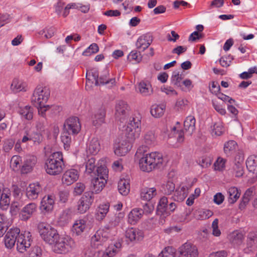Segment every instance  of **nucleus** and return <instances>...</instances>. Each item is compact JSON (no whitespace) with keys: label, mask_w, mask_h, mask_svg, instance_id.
<instances>
[{"label":"nucleus","mask_w":257,"mask_h":257,"mask_svg":"<svg viewBox=\"0 0 257 257\" xmlns=\"http://www.w3.org/2000/svg\"><path fill=\"white\" fill-rule=\"evenodd\" d=\"M237 147V143L232 140L229 141L224 145V153L227 155H230Z\"/></svg>","instance_id":"de8ad7c7"},{"label":"nucleus","mask_w":257,"mask_h":257,"mask_svg":"<svg viewBox=\"0 0 257 257\" xmlns=\"http://www.w3.org/2000/svg\"><path fill=\"white\" fill-rule=\"evenodd\" d=\"M37 205L31 203L26 205L22 210L21 218L23 220H27L36 211Z\"/></svg>","instance_id":"aec40b11"},{"label":"nucleus","mask_w":257,"mask_h":257,"mask_svg":"<svg viewBox=\"0 0 257 257\" xmlns=\"http://www.w3.org/2000/svg\"><path fill=\"white\" fill-rule=\"evenodd\" d=\"M22 158L19 156L15 155L11 158L10 167L14 171H18L20 168H22Z\"/></svg>","instance_id":"37998d69"},{"label":"nucleus","mask_w":257,"mask_h":257,"mask_svg":"<svg viewBox=\"0 0 257 257\" xmlns=\"http://www.w3.org/2000/svg\"><path fill=\"white\" fill-rule=\"evenodd\" d=\"M99 84H107L110 83L111 85L115 82V78H109V72L107 69H105L102 74L98 77Z\"/></svg>","instance_id":"4c0bfd02"},{"label":"nucleus","mask_w":257,"mask_h":257,"mask_svg":"<svg viewBox=\"0 0 257 257\" xmlns=\"http://www.w3.org/2000/svg\"><path fill=\"white\" fill-rule=\"evenodd\" d=\"M41 191L42 188L39 183L30 184L26 188V195L29 199L34 200L38 197Z\"/></svg>","instance_id":"f3484780"},{"label":"nucleus","mask_w":257,"mask_h":257,"mask_svg":"<svg viewBox=\"0 0 257 257\" xmlns=\"http://www.w3.org/2000/svg\"><path fill=\"white\" fill-rule=\"evenodd\" d=\"M136 157L139 160V166L144 172H150L155 169L160 168L163 164V158L158 152H149L146 146L140 147L136 153Z\"/></svg>","instance_id":"f257e3e1"},{"label":"nucleus","mask_w":257,"mask_h":257,"mask_svg":"<svg viewBox=\"0 0 257 257\" xmlns=\"http://www.w3.org/2000/svg\"><path fill=\"white\" fill-rule=\"evenodd\" d=\"M139 92L144 96H148L152 95L153 89L151 83L147 80L141 81L138 85Z\"/></svg>","instance_id":"4be33fe9"},{"label":"nucleus","mask_w":257,"mask_h":257,"mask_svg":"<svg viewBox=\"0 0 257 257\" xmlns=\"http://www.w3.org/2000/svg\"><path fill=\"white\" fill-rule=\"evenodd\" d=\"M231 171L235 177H241L244 173L242 164L239 162L234 163L231 169Z\"/></svg>","instance_id":"09e8293b"},{"label":"nucleus","mask_w":257,"mask_h":257,"mask_svg":"<svg viewBox=\"0 0 257 257\" xmlns=\"http://www.w3.org/2000/svg\"><path fill=\"white\" fill-rule=\"evenodd\" d=\"M42 133L39 132H33L30 135L31 139L34 143L40 144L43 140Z\"/></svg>","instance_id":"bf43d9fd"},{"label":"nucleus","mask_w":257,"mask_h":257,"mask_svg":"<svg viewBox=\"0 0 257 257\" xmlns=\"http://www.w3.org/2000/svg\"><path fill=\"white\" fill-rule=\"evenodd\" d=\"M71 134L64 131L61 136V141L64 144V147L65 149H68L71 143V138L70 135Z\"/></svg>","instance_id":"864d4df0"},{"label":"nucleus","mask_w":257,"mask_h":257,"mask_svg":"<svg viewBox=\"0 0 257 257\" xmlns=\"http://www.w3.org/2000/svg\"><path fill=\"white\" fill-rule=\"evenodd\" d=\"M46 118L45 117H40L36 121V128L38 132L42 133L45 131Z\"/></svg>","instance_id":"13d9d810"},{"label":"nucleus","mask_w":257,"mask_h":257,"mask_svg":"<svg viewBox=\"0 0 257 257\" xmlns=\"http://www.w3.org/2000/svg\"><path fill=\"white\" fill-rule=\"evenodd\" d=\"M37 161L36 156L33 155H27L23 165L22 166L21 172L23 174L30 172L35 166Z\"/></svg>","instance_id":"a211bd4d"},{"label":"nucleus","mask_w":257,"mask_h":257,"mask_svg":"<svg viewBox=\"0 0 257 257\" xmlns=\"http://www.w3.org/2000/svg\"><path fill=\"white\" fill-rule=\"evenodd\" d=\"M141 120L137 119L135 124V129H132V132H130L125 131V135L128 142L131 143L139 137L141 132Z\"/></svg>","instance_id":"412c9836"},{"label":"nucleus","mask_w":257,"mask_h":257,"mask_svg":"<svg viewBox=\"0 0 257 257\" xmlns=\"http://www.w3.org/2000/svg\"><path fill=\"white\" fill-rule=\"evenodd\" d=\"M166 107L164 104H154L151 108V113L153 116L156 118L161 117L164 113Z\"/></svg>","instance_id":"c9c22d12"},{"label":"nucleus","mask_w":257,"mask_h":257,"mask_svg":"<svg viewBox=\"0 0 257 257\" xmlns=\"http://www.w3.org/2000/svg\"><path fill=\"white\" fill-rule=\"evenodd\" d=\"M50 93L46 87L38 86L34 90L32 97V102L35 106L45 103L48 99Z\"/></svg>","instance_id":"0eeeda50"},{"label":"nucleus","mask_w":257,"mask_h":257,"mask_svg":"<svg viewBox=\"0 0 257 257\" xmlns=\"http://www.w3.org/2000/svg\"><path fill=\"white\" fill-rule=\"evenodd\" d=\"M154 134L152 132H148L144 137L145 143L148 145H151L155 142Z\"/></svg>","instance_id":"680f3d73"},{"label":"nucleus","mask_w":257,"mask_h":257,"mask_svg":"<svg viewBox=\"0 0 257 257\" xmlns=\"http://www.w3.org/2000/svg\"><path fill=\"white\" fill-rule=\"evenodd\" d=\"M213 212L207 209H199L195 213V217L199 220H204L209 218L213 215Z\"/></svg>","instance_id":"79ce46f5"},{"label":"nucleus","mask_w":257,"mask_h":257,"mask_svg":"<svg viewBox=\"0 0 257 257\" xmlns=\"http://www.w3.org/2000/svg\"><path fill=\"white\" fill-rule=\"evenodd\" d=\"M246 165L250 172L257 175V156H249L246 161Z\"/></svg>","instance_id":"473e14b6"},{"label":"nucleus","mask_w":257,"mask_h":257,"mask_svg":"<svg viewBox=\"0 0 257 257\" xmlns=\"http://www.w3.org/2000/svg\"><path fill=\"white\" fill-rule=\"evenodd\" d=\"M44 168L46 173L50 175L60 174L65 168L62 153L56 152L50 155L45 161Z\"/></svg>","instance_id":"f03ea898"},{"label":"nucleus","mask_w":257,"mask_h":257,"mask_svg":"<svg viewBox=\"0 0 257 257\" xmlns=\"http://www.w3.org/2000/svg\"><path fill=\"white\" fill-rule=\"evenodd\" d=\"M54 203V196L52 195L45 196L42 199L40 208L42 211H51L53 209Z\"/></svg>","instance_id":"6ab92c4d"},{"label":"nucleus","mask_w":257,"mask_h":257,"mask_svg":"<svg viewBox=\"0 0 257 257\" xmlns=\"http://www.w3.org/2000/svg\"><path fill=\"white\" fill-rule=\"evenodd\" d=\"M112 236L111 229L108 226L98 230L91 238V245L94 248H99Z\"/></svg>","instance_id":"39448f33"},{"label":"nucleus","mask_w":257,"mask_h":257,"mask_svg":"<svg viewBox=\"0 0 257 257\" xmlns=\"http://www.w3.org/2000/svg\"><path fill=\"white\" fill-rule=\"evenodd\" d=\"M229 241L234 245H240L244 238V234L238 230H235L228 235Z\"/></svg>","instance_id":"393cba45"},{"label":"nucleus","mask_w":257,"mask_h":257,"mask_svg":"<svg viewBox=\"0 0 257 257\" xmlns=\"http://www.w3.org/2000/svg\"><path fill=\"white\" fill-rule=\"evenodd\" d=\"M168 203V198L166 197H162L159 204L157 206V210L159 212H161L162 214H164L166 213V214H168L167 212V204Z\"/></svg>","instance_id":"8fccbe9b"},{"label":"nucleus","mask_w":257,"mask_h":257,"mask_svg":"<svg viewBox=\"0 0 257 257\" xmlns=\"http://www.w3.org/2000/svg\"><path fill=\"white\" fill-rule=\"evenodd\" d=\"M128 59L130 61L135 60L139 62L142 60V56L140 52L134 50L132 51L128 55Z\"/></svg>","instance_id":"e2e57ef3"},{"label":"nucleus","mask_w":257,"mask_h":257,"mask_svg":"<svg viewBox=\"0 0 257 257\" xmlns=\"http://www.w3.org/2000/svg\"><path fill=\"white\" fill-rule=\"evenodd\" d=\"M72 212L71 209H67L63 211L60 216V221L64 223H68L72 218Z\"/></svg>","instance_id":"4d7b16f0"},{"label":"nucleus","mask_w":257,"mask_h":257,"mask_svg":"<svg viewBox=\"0 0 257 257\" xmlns=\"http://www.w3.org/2000/svg\"><path fill=\"white\" fill-rule=\"evenodd\" d=\"M175 249L170 246L166 247L160 252L162 256L164 257H175Z\"/></svg>","instance_id":"052dcab7"},{"label":"nucleus","mask_w":257,"mask_h":257,"mask_svg":"<svg viewBox=\"0 0 257 257\" xmlns=\"http://www.w3.org/2000/svg\"><path fill=\"white\" fill-rule=\"evenodd\" d=\"M108 171L104 165L97 167L96 173H94L96 177L91 180V192L98 193L101 191L106 183L108 179Z\"/></svg>","instance_id":"7ed1b4c3"},{"label":"nucleus","mask_w":257,"mask_h":257,"mask_svg":"<svg viewBox=\"0 0 257 257\" xmlns=\"http://www.w3.org/2000/svg\"><path fill=\"white\" fill-rule=\"evenodd\" d=\"M11 225V221L7 216L0 213V237L4 235Z\"/></svg>","instance_id":"c756f323"},{"label":"nucleus","mask_w":257,"mask_h":257,"mask_svg":"<svg viewBox=\"0 0 257 257\" xmlns=\"http://www.w3.org/2000/svg\"><path fill=\"white\" fill-rule=\"evenodd\" d=\"M129 142L123 141L121 143L116 144L114 147V153L117 156H124L130 150Z\"/></svg>","instance_id":"c85d7f7f"},{"label":"nucleus","mask_w":257,"mask_h":257,"mask_svg":"<svg viewBox=\"0 0 257 257\" xmlns=\"http://www.w3.org/2000/svg\"><path fill=\"white\" fill-rule=\"evenodd\" d=\"M20 230L18 228H11L6 233L5 238V244L7 248H12L17 243L18 236Z\"/></svg>","instance_id":"f8f14e48"},{"label":"nucleus","mask_w":257,"mask_h":257,"mask_svg":"<svg viewBox=\"0 0 257 257\" xmlns=\"http://www.w3.org/2000/svg\"><path fill=\"white\" fill-rule=\"evenodd\" d=\"M11 192L9 189L3 188L0 199V207L3 210H7L10 204Z\"/></svg>","instance_id":"5701e85b"},{"label":"nucleus","mask_w":257,"mask_h":257,"mask_svg":"<svg viewBox=\"0 0 257 257\" xmlns=\"http://www.w3.org/2000/svg\"><path fill=\"white\" fill-rule=\"evenodd\" d=\"M183 77L181 74H179V72L177 71H174L172 74V76L171 77V82L172 83L176 86L178 87H181V80H182Z\"/></svg>","instance_id":"6e6d98bb"},{"label":"nucleus","mask_w":257,"mask_h":257,"mask_svg":"<svg viewBox=\"0 0 257 257\" xmlns=\"http://www.w3.org/2000/svg\"><path fill=\"white\" fill-rule=\"evenodd\" d=\"M211 131L213 136H220L222 135L224 132V128L222 122L219 121L214 123Z\"/></svg>","instance_id":"603ef678"},{"label":"nucleus","mask_w":257,"mask_h":257,"mask_svg":"<svg viewBox=\"0 0 257 257\" xmlns=\"http://www.w3.org/2000/svg\"><path fill=\"white\" fill-rule=\"evenodd\" d=\"M121 248V244L119 241L110 244L106 249L103 256L113 257L120 250Z\"/></svg>","instance_id":"a878e982"},{"label":"nucleus","mask_w":257,"mask_h":257,"mask_svg":"<svg viewBox=\"0 0 257 257\" xmlns=\"http://www.w3.org/2000/svg\"><path fill=\"white\" fill-rule=\"evenodd\" d=\"M257 244V232H250L248 233L246 239V245L248 248H251Z\"/></svg>","instance_id":"49530a36"},{"label":"nucleus","mask_w":257,"mask_h":257,"mask_svg":"<svg viewBox=\"0 0 257 257\" xmlns=\"http://www.w3.org/2000/svg\"><path fill=\"white\" fill-rule=\"evenodd\" d=\"M227 193L229 196L228 202L231 204H233L235 202L240 195L238 189L235 187H231L229 188L227 191Z\"/></svg>","instance_id":"58836bf2"},{"label":"nucleus","mask_w":257,"mask_h":257,"mask_svg":"<svg viewBox=\"0 0 257 257\" xmlns=\"http://www.w3.org/2000/svg\"><path fill=\"white\" fill-rule=\"evenodd\" d=\"M81 127L79 119L76 116L71 117L66 119L63 125V130L72 135L78 134L81 130Z\"/></svg>","instance_id":"1a4fd4ad"},{"label":"nucleus","mask_w":257,"mask_h":257,"mask_svg":"<svg viewBox=\"0 0 257 257\" xmlns=\"http://www.w3.org/2000/svg\"><path fill=\"white\" fill-rule=\"evenodd\" d=\"M92 77L93 79L95 81V85L97 86L99 85V73L97 70L95 69H92L89 71L87 72L86 79H88L89 82L90 81V78Z\"/></svg>","instance_id":"5fc2aeb1"},{"label":"nucleus","mask_w":257,"mask_h":257,"mask_svg":"<svg viewBox=\"0 0 257 257\" xmlns=\"http://www.w3.org/2000/svg\"><path fill=\"white\" fill-rule=\"evenodd\" d=\"M93 201L92 192H86L77 202V210L81 214L85 213Z\"/></svg>","instance_id":"9d476101"},{"label":"nucleus","mask_w":257,"mask_h":257,"mask_svg":"<svg viewBox=\"0 0 257 257\" xmlns=\"http://www.w3.org/2000/svg\"><path fill=\"white\" fill-rule=\"evenodd\" d=\"M106 114L105 107L101 105L97 108L94 111L92 116V122L93 125L99 127L104 122Z\"/></svg>","instance_id":"ddd939ff"},{"label":"nucleus","mask_w":257,"mask_h":257,"mask_svg":"<svg viewBox=\"0 0 257 257\" xmlns=\"http://www.w3.org/2000/svg\"><path fill=\"white\" fill-rule=\"evenodd\" d=\"M38 229L42 239L50 245L55 243L59 237V234L57 230L48 223H39Z\"/></svg>","instance_id":"20e7f679"},{"label":"nucleus","mask_w":257,"mask_h":257,"mask_svg":"<svg viewBox=\"0 0 257 257\" xmlns=\"http://www.w3.org/2000/svg\"><path fill=\"white\" fill-rule=\"evenodd\" d=\"M175 188L174 183L172 181H168L162 185L161 190L164 194L169 195L174 191Z\"/></svg>","instance_id":"a18cd8bd"},{"label":"nucleus","mask_w":257,"mask_h":257,"mask_svg":"<svg viewBox=\"0 0 257 257\" xmlns=\"http://www.w3.org/2000/svg\"><path fill=\"white\" fill-rule=\"evenodd\" d=\"M218 219H214L212 223V234L215 236H219L221 234V231L218 229Z\"/></svg>","instance_id":"69168bd1"},{"label":"nucleus","mask_w":257,"mask_h":257,"mask_svg":"<svg viewBox=\"0 0 257 257\" xmlns=\"http://www.w3.org/2000/svg\"><path fill=\"white\" fill-rule=\"evenodd\" d=\"M143 214V209H133L128 215V222L131 224H135L142 218Z\"/></svg>","instance_id":"bb28decb"},{"label":"nucleus","mask_w":257,"mask_h":257,"mask_svg":"<svg viewBox=\"0 0 257 257\" xmlns=\"http://www.w3.org/2000/svg\"><path fill=\"white\" fill-rule=\"evenodd\" d=\"M157 194V191L155 188H146L142 190L141 196L142 199L146 201H150Z\"/></svg>","instance_id":"f704fd0d"},{"label":"nucleus","mask_w":257,"mask_h":257,"mask_svg":"<svg viewBox=\"0 0 257 257\" xmlns=\"http://www.w3.org/2000/svg\"><path fill=\"white\" fill-rule=\"evenodd\" d=\"M100 149L99 141L96 138H93L88 143L87 147V153L91 155H96Z\"/></svg>","instance_id":"cd10ccee"},{"label":"nucleus","mask_w":257,"mask_h":257,"mask_svg":"<svg viewBox=\"0 0 257 257\" xmlns=\"http://www.w3.org/2000/svg\"><path fill=\"white\" fill-rule=\"evenodd\" d=\"M188 192L184 186L182 187L180 190H176L175 193L174 200L177 201H183L187 196Z\"/></svg>","instance_id":"c03bdc74"},{"label":"nucleus","mask_w":257,"mask_h":257,"mask_svg":"<svg viewBox=\"0 0 257 257\" xmlns=\"http://www.w3.org/2000/svg\"><path fill=\"white\" fill-rule=\"evenodd\" d=\"M225 162L226 160L225 159L218 158L214 164L215 169L219 171L222 170L225 167Z\"/></svg>","instance_id":"0e129e2a"},{"label":"nucleus","mask_w":257,"mask_h":257,"mask_svg":"<svg viewBox=\"0 0 257 257\" xmlns=\"http://www.w3.org/2000/svg\"><path fill=\"white\" fill-rule=\"evenodd\" d=\"M27 87V84L26 82L15 78L13 80L11 88L13 91L18 92L21 91H26Z\"/></svg>","instance_id":"72a5a7b5"},{"label":"nucleus","mask_w":257,"mask_h":257,"mask_svg":"<svg viewBox=\"0 0 257 257\" xmlns=\"http://www.w3.org/2000/svg\"><path fill=\"white\" fill-rule=\"evenodd\" d=\"M109 205L108 203L101 204L98 207L96 214V218L98 220H102L106 216L109 210Z\"/></svg>","instance_id":"ea45409f"},{"label":"nucleus","mask_w":257,"mask_h":257,"mask_svg":"<svg viewBox=\"0 0 257 257\" xmlns=\"http://www.w3.org/2000/svg\"><path fill=\"white\" fill-rule=\"evenodd\" d=\"M15 144V141L13 139H8L5 141L3 149L5 152H8L11 150Z\"/></svg>","instance_id":"338daca9"},{"label":"nucleus","mask_w":257,"mask_h":257,"mask_svg":"<svg viewBox=\"0 0 257 257\" xmlns=\"http://www.w3.org/2000/svg\"><path fill=\"white\" fill-rule=\"evenodd\" d=\"M57 240L52 245L54 251L58 253L68 252L75 246L74 241L69 237H63L59 235Z\"/></svg>","instance_id":"423d86ee"},{"label":"nucleus","mask_w":257,"mask_h":257,"mask_svg":"<svg viewBox=\"0 0 257 257\" xmlns=\"http://www.w3.org/2000/svg\"><path fill=\"white\" fill-rule=\"evenodd\" d=\"M86 220L84 219H79L75 221L74 223L72 230L73 233L79 235L84 231L86 228Z\"/></svg>","instance_id":"2f4dec72"},{"label":"nucleus","mask_w":257,"mask_h":257,"mask_svg":"<svg viewBox=\"0 0 257 257\" xmlns=\"http://www.w3.org/2000/svg\"><path fill=\"white\" fill-rule=\"evenodd\" d=\"M95 166V158L93 157L88 158L85 162L86 172L89 174L96 173V171L95 172H93Z\"/></svg>","instance_id":"3c124183"},{"label":"nucleus","mask_w":257,"mask_h":257,"mask_svg":"<svg viewBox=\"0 0 257 257\" xmlns=\"http://www.w3.org/2000/svg\"><path fill=\"white\" fill-rule=\"evenodd\" d=\"M79 177L78 172L75 169L66 171L63 175L62 181L64 184L70 185L77 181Z\"/></svg>","instance_id":"dca6fc26"},{"label":"nucleus","mask_w":257,"mask_h":257,"mask_svg":"<svg viewBox=\"0 0 257 257\" xmlns=\"http://www.w3.org/2000/svg\"><path fill=\"white\" fill-rule=\"evenodd\" d=\"M118 190L121 194L126 195L130 190L128 181L126 179H120L118 183Z\"/></svg>","instance_id":"e433bc0d"},{"label":"nucleus","mask_w":257,"mask_h":257,"mask_svg":"<svg viewBox=\"0 0 257 257\" xmlns=\"http://www.w3.org/2000/svg\"><path fill=\"white\" fill-rule=\"evenodd\" d=\"M33 240L30 232L25 231L24 233H20L17 238V249L20 252L23 253L29 248Z\"/></svg>","instance_id":"6e6552de"},{"label":"nucleus","mask_w":257,"mask_h":257,"mask_svg":"<svg viewBox=\"0 0 257 257\" xmlns=\"http://www.w3.org/2000/svg\"><path fill=\"white\" fill-rule=\"evenodd\" d=\"M125 236L131 241L134 240H141L144 236V233L142 231L134 228H128L125 232Z\"/></svg>","instance_id":"b1692460"},{"label":"nucleus","mask_w":257,"mask_h":257,"mask_svg":"<svg viewBox=\"0 0 257 257\" xmlns=\"http://www.w3.org/2000/svg\"><path fill=\"white\" fill-rule=\"evenodd\" d=\"M41 249L39 246H35L29 253V257H40Z\"/></svg>","instance_id":"774afa93"},{"label":"nucleus","mask_w":257,"mask_h":257,"mask_svg":"<svg viewBox=\"0 0 257 257\" xmlns=\"http://www.w3.org/2000/svg\"><path fill=\"white\" fill-rule=\"evenodd\" d=\"M179 257H198L197 247L190 242H186L179 248Z\"/></svg>","instance_id":"9b49d317"},{"label":"nucleus","mask_w":257,"mask_h":257,"mask_svg":"<svg viewBox=\"0 0 257 257\" xmlns=\"http://www.w3.org/2000/svg\"><path fill=\"white\" fill-rule=\"evenodd\" d=\"M184 127L186 132L191 136L195 129V119L193 116H188L184 122Z\"/></svg>","instance_id":"7c9ffc66"},{"label":"nucleus","mask_w":257,"mask_h":257,"mask_svg":"<svg viewBox=\"0 0 257 257\" xmlns=\"http://www.w3.org/2000/svg\"><path fill=\"white\" fill-rule=\"evenodd\" d=\"M130 107L124 101H119L115 105V118L120 121L124 119L127 115Z\"/></svg>","instance_id":"4468645a"},{"label":"nucleus","mask_w":257,"mask_h":257,"mask_svg":"<svg viewBox=\"0 0 257 257\" xmlns=\"http://www.w3.org/2000/svg\"><path fill=\"white\" fill-rule=\"evenodd\" d=\"M153 42V37L150 34H145L141 36L136 43L138 49L145 51L147 49Z\"/></svg>","instance_id":"2eb2a0df"},{"label":"nucleus","mask_w":257,"mask_h":257,"mask_svg":"<svg viewBox=\"0 0 257 257\" xmlns=\"http://www.w3.org/2000/svg\"><path fill=\"white\" fill-rule=\"evenodd\" d=\"M19 112L22 117L27 120H31L33 117V108L29 106L20 107Z\"/></svg>","instance_id":"a19ab883"}]
</instances>
